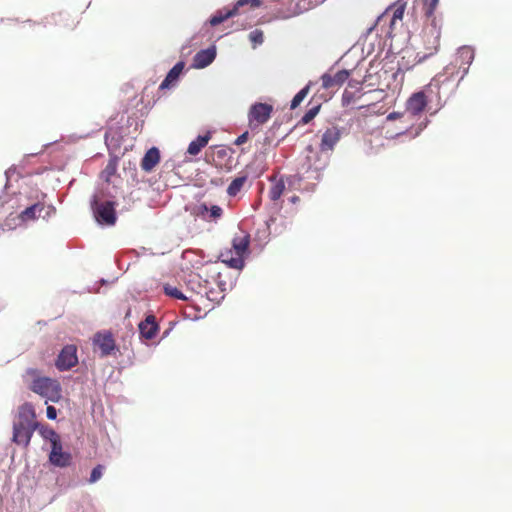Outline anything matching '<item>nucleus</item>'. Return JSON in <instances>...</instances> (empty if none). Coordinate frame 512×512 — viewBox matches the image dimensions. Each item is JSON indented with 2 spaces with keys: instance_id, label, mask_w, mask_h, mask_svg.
<instances>
[{
  "instance_id": "obj_1",
  "label": "nucleus",
  "mask_w": 512,
  "mask_h": 512,
  "mask_svg": "<svg viewBox=\"0 0 512 512\" xmlns=\"http://www.w3.org/2000/svg\"><path fill=\"white\" fill-rule=\"evenodd\" d=\"M427 103V97L423 91L413 93L406 101L405 112H391L388 114L386 119L388 121H393L396 119L402 120L405 126L402 127L403 130L398 133L399 135L410 133L414 137L418 136L420 132L425 128L426 124L421 122L415 128L413 121L416 117H419L422 114L427 106Z\"/></svg>"
},
{
  "instance_id": "obj_2",
  "label": "nucleus",
  "mask_w": 512,
  "mask_h": 512,
  "mask_svg": "<svg viewBox=\"0 0 512 512\" xmlns=\"http://www.w3.org/2000/svg\"><path fill=\"white\" fill-rule=\"evenodd\" d=\"M250 245V235L246 232L236 235L232 240V248L221 252L220 258L228 267L242 269L244 259L248 254Z\"/></svg>"
},
{
  "instance_id": "obj_3",
  "label": "nucleus",
  "mask_w": 512,
  "mask_h": 512,
  "mask_svg": "<svg viewBox=\"0 0 512 512\" xmlns=\"http://www.w3.org/2000/svg\"><path fill=\"white\" fill-rule=\"evenodd\" d=\"M438 4L439 0H422V10L427 22H429V25L431 26L430 34L433 37V41L432 46L430 47L431 51L428 54L420 57L418 62L424 60L428 55H433L436 53L440 46L442 19L435 15V10Z\"/></svg>"
},
{
  "instance_id": "obj_4",
  "label": "nucleus",
  "mask_w": 512,
  "mask_h": 512,
  "mask_svg": "<svg viewBox=\"0 0 512 512\" xmlns=\"http://www.w3.org/2000/svg\"><path fill=\"white\" fill-rule=\"evenodd\" d=\"M30 389L51 402H58L61 398L60 383L49 377H38L33 380Z\"/></svg>"
},
{
  "instance_id": "obj_5",
  "label": "nucleus",
  "mask_w": 512,
  "mask_h": 512,
  "mask_svg": "<svg viewBox=\"0 0 512 512\" xmlns=\"http://www.w3.org/2000/svg\"><path fill=\"white\" fill-rule=\"evenodd\" d=\"M261 5L260 0H238L233 8H223L218 10L209 20L211 26H217L225 20L239 15L240 8L249 6L251 9L258 8Z\"/></svg>"
},
{
  "instance_id": "obj_6",
  "label": "nucleus",
  "mask_w": 512,
  "mask_h": 512,
  "mask_svg": "<svg viewBox=\"0 0 512 512\" xmlns=\"http://www.w3.org/2000/svg\"><path fill=\"white\" fill-rule=\"evenodd\" d=\"M273 111V107L267 103H256L251 106L248 113L249 127L255 129L266 123Z\"/></svg>"
},
{
  "instance_id": "obj_7",
  "label": "nucleus",
  "mask_w": 512,
  "mask_h": 512,
  "mask_svg": "<svg viewBox=\"0 0 512 512\" xmlns=\"http://www.w3.org/2000/svg\"><path fill=\"white\" fill-rule=\"evenodd\" d=\"M78 363L77 347L73 344L66 345L60 351L55 365L60 371H67Z\"/></svg>"
},
{
  "instance_id": "obj_8",
  "label": "nucleus",
  "mask_w": 512,
  "mask_h": 512,
  "mask_svg": "<svg viewBox=\"0 0 512 512\" xmlns=\"http://www.w3.org/2000/svg\"><path fill=\"white\" fill-rule=\"evenodd\" d=\"M94 348L100 350V355L106 357L116 349L115 339L110 331L97 332L93 337Z\"/></svg>"
},
{
  "instance_id": "obj_9",
  "label": "nucleus",
  "mask_w": 512,
  "mask_h": 512,
  "mask_svg": "<svg viewBox=\"0 0 512 512\" xmlns=\"http://www.w3.org/2000/svg\"><path fill=\"white\" fill-rule=\"evenodd\" d=\"M94 214L98 222L113 225L116 221L114 204L110 201H106L100 204L95 202L93 207Z\"/></svg>"
},
{
  "instance_id": "obj_10",
  "label": "nucleus",
  "mask_w": 512,
  "mask_h": 512,
  "mask_svg": "<svg viewBox=\"0 0 512 512\" xmlns=\"http://www.w3.org/2000/svg\"><path fill=\"white\" fill-rule=\"evenodd\" d=\"M14 424L39 427V423L36 421L35 410L31 404L25 403L19 407L17 420Z\"/></svg>"
},
{
  "instance_id": "obj_11",
  "label": "nucleus",
  "mask_w": 512,
  "mask_h": 512,
  "mask_svg": "<svg viewBox=\"0 0 512 512\" xmlns=\"http://www.w3.org/2000/svg\"><path fill=\"white\" fill-rule=\"evenodd\" d=\"M350 72L346 69L339 70L334 75L325 73L322 75V86L325 89H331L334 87H340L348 80Z\"/></svg>"
},
{
  "instance_id": "obj_12",
  "label": "nucleus",
  "mask_w": 512,
  "mask_h": 512,
  "mask_svg": "<svg viewBox=\"0 0 512 512\" xmlns=\"http://www.w3.org/2000/svg\"><path fill=\"white\" fill-rule=\"evenodd\" d=\"M37 427L24 426V425H13V442L18 445L27 447L31 441L33 432Z\"/></svg>"
},
{
  "instance_id": "obj_13",
  "label": "nucleus",
  "mask_w": 512,
  "mask_h": 512,
  "mask_svg": "<svg viewBox=\"0 0 512 512\" xmlns=\"http://www.w3.org/2000/svg\"><path fill=\"white\" fill-rule=\"evenodd\" d=\"M270 181L272 183L270 190H269V198L271 201H277L281 198L283 195L285 189H286V180L284 177H277L276 175H273L270 177ZM287 181L289 184L292 183V177L287 178Z\"/></svg>"
},
{
  "instance_id": "obj_14",
  "label": "nucleus",
  "mask_w": 512,
  "mask_h": 512,
  "mask_svg": "<svg viewBox=\"0 0 512 512\" xmlns=\"http://www.w3.org/2000/svg\"><path fill=\"white\" fill-rule=\"evenodd\" d=\"M159 330L154 315H148L145 320L139 323V332L145 339H153Z\"/></svg>"
},
{
  "instance_id": "obj_15",
  "label": "nucleus",
  "mask_w": 512,
  "mask_h": 512,
  "mask_svg": "<svg viewBox=\"0 0 512 512\" xmlns=\"http://www.w3.org/2000/svg\"><path fill=\"white\" fill-rule=\"evenodd\" d=\"M216 57L214 48H208L196 53L193 58L192 66L196 69H202L210 65Z\"/></svg>"
},
{
  "instance_id": "obj_16",
  "label": "nucleus",
  "mask_w": 512,
  "mask_h": 512,
  "mask_svg": "<svg viewBox=\"0 0 512 512\" xmlns=\"http://www.w3.org/2000/svg\"><path fill=\"white\" fill-rule=\"evenodd\" d=\"M339 139H340L339 129L335 126L328 128L322 135L321 144H320L321 150L322 151L332 150L333 147L336 145V143L339 141Z\"/></svg>"
},
{
  "instance_id": "obj_17",
  "label": "nucleus",
  "mask_w": 512,
  "mask_h": 512,
  "mask_svg": "<svg viewBox=\"0 0 512 512\" xmlns=\"http://www.w3.org/2000/svg\"><path fill=\"white\" fill-rule=\"evenodd\" d=\"M160 161V152L156 147L150 148L141 161V168L145 172H151Z\"/></svg>"
},
{
  "instance_id": "obj_18",
  "label": "nucleus",
  "mask_w": 512,
  "mask_h": 512,
  "mask_svg": "<svg viewBox=\"0 0 512 512\" xmlns=\"http://www.w3.org/2000/svg\"><path fill=\"white\" fill-rule=\"evenodd\" d=\"M184 62H178L174 67L168 72L165 79L162 81V83L159 86V89L164 90L167 88H170L176 81L178 80L180 74L182 73L184 69Z\"/></svg>"
},
{
  "instance_id": "obj_19",
  "label": "nucleus",
  "mask_w": 512,
  "mask_h": 512,
  "mask_svg": "<svg viewBox=\"0 0 512 512\" xmlns=\"http://www.w3.org/2000/svg\"><path fill=\"white\" fill-rule=\"evenodd\" d=\"M210 138H211L210 132H207L203 136L202 135L198 136L195 140H193L189 144L187 153L190 155L196 156L197 154L200 153L202 148H204L208 144Z\"/></svg>"
},
{
  "instance_id": "obj_20",
  "label": "nucleus",
  "mask_w": 512,
  "mask_h": 512,
  "mask_svg": "<svg viewBox=\"0 0 512 512\" xmlns=\"http://www.w3.org/2000/svg\"><path fill=\"white\" fill-rule=\"evenodd\" d=\"M72 456L68 452L50 453L49 461L57 467H67L71 464Z\"/></svg>"
},
{
  "instance_id": "obj_21",
  "label": "nucleus",
  "mask_w": 512,
  "mask_h": 512,
  "mask_svg": "<svg viewBox=\"0 0 512 512\" xmlns=\"http://www.w3.org/2000/svg\"><path fill=\"white\" fill-rule=\"evenodd\" d=\"M44 210V205L40 203H36L34 205H31L30 207H27L25 210H23L19 218L23 221H29L34 220L37 218V214H40Z\"/></svg>"
},
{
  "instance_id": "obj_22",
  "label": "nucleus",
  "mask_w": 512,
  "mask_h": 512,
  "mask_svg": "<svg viewBox=\"0 0 512 512\" xmlns=\"http://www.w3.org/2000/svg\"><path fill=\"white\" fill-rule=\"evenodd\" d=\"M187 286L192 293L198 295L206 294V287L201 284V277L198 274L189 275Z\"/></svg>"
},
{
  "instance_id": "obj_23",
  "label": "nucleus",
  "mask_w": 512,
  "mask_h": 512,
  "mask_svg": "<svg viewBox=\"0 0 512 512\" xmlns=\"http://www.w3.org/2000/svg\"><path fill=\"white\" fill-rule=\"evenodd\" d=\"M164 292L167 296H170L175 299L183 300V301H189L192 299V295H187L183 293L181 290H179L177 287L171 286L169 284H166L164 286Z\"/></svg>"
},
{
  "instance_id": "obj_24",
  "label": "nucleus",
  "mask_w": 512,
  "mask_h": 512,
  "mask_svg": "<svg viewBox=\"0 0 512 512\" xmlns=\"http://www.w3.org/2000/svg\"><path fill=\"white\" fill-rule=\"evenodd\" d=\"M118 167V158L117 157H111L105 167V169L102 171V177L105 179V181L109 182L111 177L115 175Z\"/></svg>"
},
{
  "instance_id": "obj_25",
  "label": "nucleus",
  "mask_w": 512,
  "mask_h": 512,
  "mask_svg": "<svg viewBox=\"0 0 512 512\" xmlns=\"http://www.w3.org/2000/svg\"><path fill=\"white\" fill-rule=\"evenodd\" d=\"M247 181V176H240L235 178L227 188V193L229 196H236L244 186Z\"/></svg>"
},
{
  "instance_id": "obj_26",
  "label": "nucleus",
  "mask_w": 512,
  "mask_h": 512,
  "mask_svg": "<svg viewBox=\"0 0 512 512\" xmlns=\"http://www.w3.org/2000/svg\"><path fill=\"white\" fill-rule=\"evenodd\" d=\"M406 8V2L401 0L397 1L390 9L393 11L391 25H394L397 20H402Z\"/></svg>"
},
{
  "instance_id": "obj_27",
  "label": "nucleus",
  "mask_w": 512,
  "mask_h": 512,
  "mask_svg": "<svg viewBox=\"0 0 512 512\" xmlns=\"http://www.w3.org/2000/svg\"><path fill=\"white\" fill-rule=\"evenodd\" d=\"M36 430H38L39 434L45 440H48L50 443H52L53 441L57 440L60 437L59 434H57L54 429H52L51 427H49L47 425L39 424V427Z\"/></svg>"
},
{
  "instance_id": "obj_28",
  "label": "nucleus",
  "mask_w": 512,
  "mask_h": 512,
  "mask_svg": "<svg viewBox=\"0 0 512 512\" xmlns=\"http://www.w3.org/2000/svg\"><path fill=\"white\" fill-rule=\"evenodd\" d=\"M309 90L310 85L308 84L294 96L290 105L291 109H295L301 104V102L307 97Z\"/></svg>"
},
{
  "instance_id": "obj_29",
  "label": "nucleus",
  "mask_w": 512,
  "mask_h": 512,
  "mask_svg": "<svg viewBox=\"0 0 512 512\" xmlns=\"http://www.w3.org/2000/svg\"><path fill=\"white\" fill-rule=\"evenodd\" d=\"M200 209H201L202 213L204 211H206V212L209 211L210 212V218L213 219V220L219 219L223 215L222 208L220 206H217V205H213L210 209H208L206 204H202L200 206Z\"/></svg>"
},
{
  "instance_id": "obj_30",
  "label": "nucleus",
  "mask_w": 512,
  "mask_h": 512,
  "mask_svg": "<svg viewBox=\"0 0 512 512\" xmlns=\"http://www.w3.org/2000/svg\"><path fill=\"white\" fill-rule=\"evenodd\" d=\"M320 105L311 107L301 118L302 124H308L319 113Z\"/></svg>"
},
{
  "instance_id": "obj_31",
  "label": "nucleus",
  "mask_w": 512,
  "mask_h": 512,
  "mask_svg": "<svg viewBox=\"0 0 512 512\" xmlns=\"http://www.w3.org/2000/svg\"><path fill=\"white\" fill-rule=\"evenodd\" d=\"M249 40L254 46L262 44L264 40L263 32L259 29L251 31L249 34Z\"/></svg>"
},
{
  "instance_id": "obj_32",
  "label": "nucleus",
  "mask_w": 512,
  "mask_h": 512,
  "mask_svg": "<svg viewBox=\"0 0 512 512\" xmlns=\"http://www.w3.org/2000/svg\"><path fill=\"white\" fill-rule=\"evenodd\" d=\"M103 470H104L103 465L99 464L96 467H94L91 471L89 482L95 483L96 481H98L103 475Z\"/></svg>"
},
{
  "instance_id": "obj_33",
  "label": "nucleus",
  "mask_w": 512,
  "mask_h": 512,
  "mask_svg": "<svg viewBox=\"0 0 512 512\" xmlns=\"http://www.w3.org/2000/svg\"><path fill=\"white\" fill-rule=\"evenodd\" d=\"M213 155L218 159H224L228 155V150L223 146H215L213 148Z\"/></svg>"
},
{
  "instance_id": "obj_34",
  "label": "nucleus",
  "mask_w": 512,
  "mask_h": 512,
  "mask_svg": "<svg viewBox=\"0 0 512 512\" xmlns=\"http://www.w3.org/2000/svg\"><path fill=\"white\" fill-rule=\"evenodd\" d=\"M354 93L353 92H350L348 91L347 89L343 92V95H342V102H343V105H349L350 103H352L354 101Z\"/></svg>"
},
{
  "instance_id": "obj_35",
  "label": "nucleus",
  "mask_w": 512,
  "mask_h": 512,
  "mask_svg": "<svg viewBox=\"0 0 512 512\" xmlns=\"http://www.w3.org/2000/svg\"><path fill=\"white\" fill-rule=\"evenodd\" d=\"M54 452H56V453L63 452L60 437L51 443V452L50 453H54Z\"/></svg>"
},
{
  "instance_id": "obj_36",
  "label": "nucleus",
  "mask_w": 512,
  "mask_h": 512,
  "mask_svg": "<svg viewBox=\"0 0 512 512\" xmlns=\"http://www.w3.org/2000/svg\"><path fill=\"white\" fill-rule=\"evenodd\" d=\"M47 418L50 420H54L57 417V410L54 406L47 407Z\"/></svg>"
},
{
  "instance_id": "obj_37",
  "label": "nucleus",
  "mask_w": 512,
  "mask_h": 512,
  "mask_svg": "<svg viewBox=\"0 0 512 512\" xmlns=\"http://www.w3.org/2000/svg\"><path fill=\"white\" fill-rule=\"evenodd\" d=\"M248 135H249V134H248V132H247V131H246V132H244V133H242L241 135H239V136L237 137V139L235 140V144H236V145H242V144H244V143L248 140Z\"/></svg>"
},
{
  "instance_id": "obj_38",
  "label": "nucleus",
  "mask_w": 512,
  "mask_h": 512,
  "mask_svg": "<svg viewBox=\"0 0 512 512\" xmlns=\"http://www.w3.org/2000/svg\"><path fill=\"white\" fill-rule=\"evenodd\" d=\"M348 85H349L350 87H355L356 89H358V88H359V87H358L359 83H353L352 81H350Z\"/></svg>"
},
{
  "instance_id": "obj_39",
  "label": "nucleus",
  "mask_w": 512,
  "mask_h": 512,
  "mask_svg": "<svg viewBox=\"0 0 512 512\" xmlns=\"http://www.w3.org/2000/svg\"><path fill=\"white\" fill-rule=\"evenodd\" d=\"M465 53L468 55V59L469 61H471L472 59V54L469 52V51H465ZM462 55L464 54V52L461 53Z\"/></svg>"
},
{
  "instance_id": "obj_40",
  "label": "nucleus",
  "mask_w": 512,
  "mask_h": 512,
  "mask_svg": "<svg viewBox=\"0 0 512 512\" xmlns=\"http://www.w3.org/2000/svg\"><path fill=\"white\" fill-rule=\"evenodd\" d=\"M297 201H299V197L298 196L291 197V202L295 203Z\"/></svg>"
}]
</instances>
